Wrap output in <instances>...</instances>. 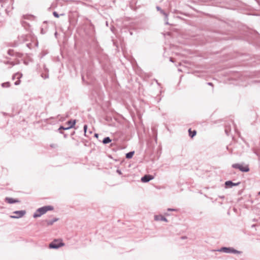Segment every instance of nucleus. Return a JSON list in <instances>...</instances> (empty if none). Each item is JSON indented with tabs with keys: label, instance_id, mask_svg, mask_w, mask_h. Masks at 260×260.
<instances>
[{
	"label": "nucleus",
	"instance_id": "obj_1",
	"mask_svg": "<svg viewBox=\"0 0 260 260\" xmlns=\"http://www.w3.org/2000/svg\"><path fill=\"white\" fill-rule=\"evenodd\" d=\"M53 209V207L51 206H46L37 209L36 212L34 213L33 217L37 218L41 216L42 215L46 213L48 211H51Z\"/></svg>",
	"mask_w": 260,
	"mask_h": 260
},
{
	"label": "nucleus",
	"instance_id": "obj_2",
	"mask_svg": "<svg viewBox=\"0 0 260 260\" xmlns=\"http://www.w3.org/2000/svg\"><path fill=\"white\" fill-rule=\"evenodd\" d=\"M232 167L235 169H238L240 171L244 172H248L249 169L247 166H243L239 164H235L232 165Z\"/></svg>",
	"mask_w": 260,
	"mask_h": 260
},
{
	"label": "nucleus",
	"instance_id": "obj_3",
	"mask_svg": "<svg viewBox=\"0 0 260 260\" xmlns=\"http://www.w3.org/2000/svg\"><path fill=\"white\" fill-rule=\"evenodd\" d=\"M218 251L220 252H223L225 253H240L241 252L233 248L228 247H222L220 249H218Z\"/></svg>",
	"mask_w": 260,
	"mask_h": 260
},
{
	"label": "nucleus",
	"instance_id": "obj_4",
	"mask_svg": "<svg viewBox=\"0 0 260 260\" xmlns=\"http://www.w3.org/2000/svg\"><path fill=\"white\" fill-rule=\"evenodd\" d=\"M64 245L62 242H59L57 240H55L49 244V248L57 249Z\"/></svg>",
	"mask_w": 260,
	"mask_h": 260
},
{
	"label": "nucleus",
	"instance_id": "obj_5",
	"mask_svg": "<svg viewBox=\"0 0 260 260\" xmlns=\"http://www.w3.org/2000/svg\"><path fill=\"white\" fill-rule=\"evenodd\" d=\"M13 213L15 214V215H11L10 217L12 218H18L22 217L25 214V211L24 210L16 211L14 212Z\"/></svg>",
	"mask_w": 260,
	"mask_h": 260
},
{
	"label": "nucleus",
	"instance_id": "obj_6",
	"mask_svg": "<svg viewBox=\"0 0 260 260\" xmlns=\"http://www.w3.org/2000/svg\"><path fill=\"white\" fill-rule=\"evenodd\" d=\"M154 177L150 175H146L141 178V181L143 182H147L151 180H152Z\"/></svg>",
	"mask_w": 260,
	"mask_h": 260
},
{
	"label": "nucleus",
	"instance_id": "obj_7",
	"mask_svg": "<svg viewBox=\"0 0 260 260\" xmlns=\"http://www.w3.org/2000/svg\"><path fill=\"white\" fill-rule=\"evenodd\" d=\"M154 220L156 221L161 220V221H164L165 222L168 221L167 219L166 218H165V217H164L161 215H156L154 216Z\"/></svg>",
	"mask_w": 260,
	"mask_h": 260
},
{
	"label": "nucleus",
	"instance_id": "obj_8",
	"mask_svg": "<svg viewBox=\"0 0 260 260\" xmlns=\"http://www.w3.org/2000/svg\"><path fill=\"white\" fill-rule=\"evenodd\" d=\"M75 123H76V120H73V121L72 120L69 121L67 123V124H68V126L64 128V130L69 129H70L71 128L73 127V126L75 125Z\"/></svg>",
	"mask_w": 260,
	"mask_h": 260
},
{
	"label": "nucleus",
	"instance_id": "obj_9",
	"mask_svg": "<svg viewBox=\"0 0 260 260\" xmlns=\"http://www.w3.org/2000/svg\"><path fill=\"white\" fill-rule=\"evenodd\" d=\"M22 75L21 74H19V73H17L13 76V79H14L15 78H17L18 79V80H17V81H16L15 82V84L16 85H19L20 84V81L19 80V79L22 77Z\"/></svg>",
	"mask_w": 260,
	"mask_h": 260
},
{
	"label": "nucleus",
	"instance_id": "obj_10",
	"mask_svg": "<svg viewBox=\"0 0 260 260\" xmlns=\"http://www.w3.org/2000/svg\"><path fill=\"white\" fill-rule=\"evenodd\" d=\"M240 184V182L236 183L232 182L231 181H228L225 182V185L226 187H232L234 186H237Z\"/></svg>",
	"mask_w": 260,
	"mask_h": 260
},
{
	"label": "nucleus",
	"instance_id": "obj_11",
	"mask_svg": "<svg viewBox=\"0 0 260 260\" xmlns=\"http://www.w3.org/2000/svg\"><path fill=\"white\" fill-rule=\"evenodd\" d=\"M156 9L158 11H160V13L165 16L166 24H168L169 23H168V15L163 10H162L159 7H157Z\"/></svg>",
	"mask_w": 260,
	"mask_h": 260
},
{
	"label": "nucleus",
	"instance_id": "obj_12",
	"mask_svg": "<svg viewBox=\"0 0 260 260\" xmlns=\"http://www.w3.org/2000/svg\"><path fill=\"white\" fill-rule=\"evenodd\" d=\"M5 201L9 204H13L19 202V201L17 200H15L13 198L8 197L5 199Z\"/></svg>",
	"mask_w": 260,
	"mask_h": 260
},
{
	"label": "nucleus",
	"instance_id": "obj_13",
	"mask_svg": "<svg viewBox=\"0 0 260 260\" xmlns=\"http://www.w3.org/2000/svg\"><path fill=\"white\" fill-rule=\"evenodd\" d=\"M189 134L191 138H193L196 135V131H193V132H191V129H189Z\"/></svg>",
	"mask_w": 260,
	"mask_h": 260
},
{
	"label": "nucleus",
	"instance_id": "obj_14",
	"mask_svg": "<svg viewBox=\"0 0 260 260\" xmlns=\"http://www.w3.org/2000/svg\"><path fill=\"white\" fill-rule=\"evenodd\" d=\"M111 141V139L109 137H106L104 139L103 142L104 144H108Z\"/></svg>",
	"mask_w": 260,
	"mask_h": 260
},
{
	"label": "nucleus",
	"instance_id": "obj_15",
	"mask_svg": "<svg viewBox=\"0 0 260 260\" xmlns=\"http://www.w3.org/2000/svg\"><path fill=\"white\" fill-rule=\"evenodd\" d=\"M134 154V152H129L126 154V157L127 158H131L133 157Z\"/></svg>",
	"mask_w": 260,
	"mask_h": 260
},
{
	"label": "nucleus",
	"instance_id": "obj_16",
	"mask_svg": "<svg viewBox=\"0 0 260 260\" xmlns=\"http://www.w3.org/2000/svg\"><path fill=\"white\" fill-rule=\"evenodd\" d=\"M10 86V84L9 82H7V83H3L2 84V86L3 87H9Z\"/></svg>",
	"mask_w": 260,
	"mask_h": 260
},
{
	"label": "nucleus",
	"instance_id": "obj_17",
	"mask_svg": "<svg viewBox=\"0 0 260 260\" xmlns=\"http://www.w3.org/2000/svg\"><path fill=\"white\" fill-rule=\"evenodd\" d=\"M47 223L48 225H52L54 222L51 220H48V221H47Z\"/></svg>",
	"mask_w": 260,
	"mask_h": 260
},
{
	"label": "nucleus",
	"instance_id": "obj_18",
	"mask_svg": "<svg viewBox=\"0 0 260 260\" xmlns=\"http://www.w3.org/2000/svg\"><path fill=\"white\" fill-rule=\"evenodd\" d=\"M53 14L54 17H55L56 18H58L59 17V15L57 14V13L56 12H54L53 13Z\"/></svg>",
	"mask_w": 260,
	"mask_h": 260
},
{
	"label": "nucleus",
	"instance_id": "obj_19",
	"mask_svg": "<svg viewBox=\"0 0 260 260\" xmlns=\"http://www.w3.org/2000/svg\"><path fill=\"white\" fill-rule=\"evenodd\" d=\"M4 21V18L2 15L0 14V24Z\"/></svg>",
	"mask_w": 260,
	"mask_h": 260
},
{
	"label": "nucleus",
	"instance_id": "obj_20",
	"mask_svg": "<svg viewBox=\"0 0 260 260\" xmlns=\"http://www.w3.org/2000/svg\"><path fill=\"white\" fill-rule=\"evenodd\" d=\"M87 128V126L86 125H85L84 126V130L85 133L86 132Z\"/></svg>",
	"mask_w": 260,
	"mask_h": 260
},
{
	"label": "nucleus",
	"instance_id": "obj_21",
	"mask_svg": "<svg viewBox=\"0 0 260 260\" xmlns=\"http://www.w3.org/2000/svg\"><path fill=\"white\" fill-rule=\"evenodd\" d=\"M117 172L120 175L121 174V172L119 170H117Z\"/></svg>",
	"mask_w": 260,
	"mask_h": 260
},
{
	"label": "nucleus",
	"instance_id": "obj_22",
	"mask_svg": "<svg viewBox=\"0 0 260 260\" xmlns=\"http://www.w3.org/2000/svg\"><path fill=\"white\" fill-rule=\"evenodd\" d=\"M66 127H63V126H60L59 128V129H64V128H66Z\"/></svg>",
	"mask_w": 260,
	"mask_h": 260
},
{
	"label": "nucleus",
	"instance_id": "obj_23",
	"mask_svg": "<svg viewBox=\"0 0 260 260\" xmlns=\"http://www.w3.org/2000/svg\"><path fill=\"white\" fill-rule=\"evenodd\" d=\"M168 211H175V209L169 208V209H168Z\"/></svg>",
	"mask_w": 260,
	"mask_h": 260
},
{
	"label": "nucleus",
	"instance_id": "obj_24",
	"mask_svg": "<svg viewBox=\"0 0 260 260\" xmlns=\"http://www.w3.org/2000/svg\"><path fill=\"white\" fill-rule=\"evenodd\" d=\"M57 220H58L57 218H54V219H53L52 220L53 221V222H54L56 221Z\"/></svg>",
	"mask_w": 260,
	"mask_h": 260
},
{
	"label": "nucleus",
	"instance_id": "obj_25",
	"mask_svg": "<svg viewBox=\"0 0 260 260\" xmlns=\"http://www.w3.org/2000/svg\"><path fill=\"white\" fill-rule=\"evenodd\" d=\"M95 137H98V135L97 134H95Z\"/></svg>",
	"mask_w": 260,
	"mask_h": 260
},
{
	"label": "nucleus",
	"instance_id": "obj_26",
	"mask_svg": "<svg viewBox=\"0 0 260 260\" xmlns=\"http://www.w3.org/2000/svg\"><path fill=\"white\" fill-rule=\"evenodd\" d=\"M258 195H260V191L258 192Z\"/></svg>",
	"mask_w": 260,
	"mask_h": 260
}]
</instances>
